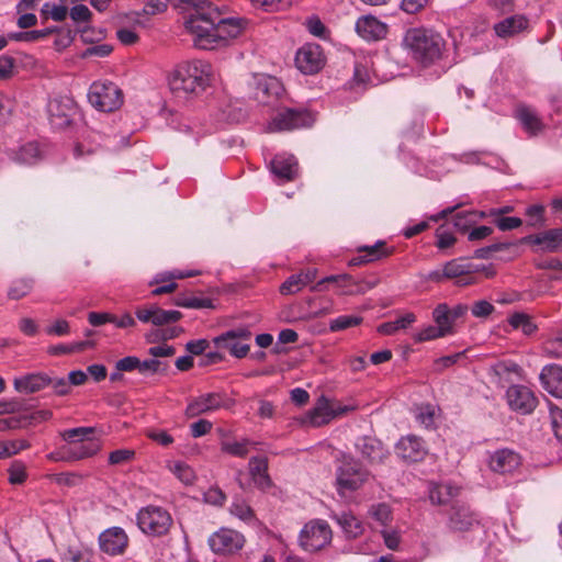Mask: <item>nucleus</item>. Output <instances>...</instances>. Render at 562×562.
<instances>
[{
	"label": "nucleus",
	"instance_id": "864d4df0",
	"mask_svg": "<svg viewBox=\"0 0 562 562\" xmlns=\"http://www.w3.org/2000/svg\"><path fill=\"white\" fill-rule=\"evenodd\" d=\"M140 359L135 356L124 357L115 362V370L123 372L139 371Z\"/></svg>",
	"mask_w": 562,
	"mask_h": 562
},
{
	"label": "nucleus",
	"instance_id": "39448f33",
	"mask_svg": "<svg viewBox=\"0 0 562 562\" xmlns=\"http://www.w3.org/2000/svg\"><path fill=\"white\" fill-rule=\"evenodd\" d=\"M171 525L170 514L158 506L144 507L137 514V526L148 536L162 537L168 533Z\"/></svg>",
	"mask_w": 562,
	"mask_h": 562
},
{
	"label": "nucleus",
	"instance_id": "a211bd4d",
	"mask_svg": "<svg viewBox=\"0 0 562 562\" xmlns=\"http://www.w3.org/2000/svg\"><path fill=\"white\" fill-rule=\"evenodd\" d=\"M356 449L371 465L383 464L390 456V451L382 441L372 436L359 437Z\"/></svg>",
	"mask_w": 562,
	"mask_h": 562
},
{
	"label": "nucleus",
	"instance_id": "dca6fc26",
	"mask_svg": "<svg viewBox=\"0 0 562 562\" xmlns=\"http://www.w3.org/2000/svg\"><path fill=\"white\" fill-rule=\"evenodd\" d=\"M205 24L214 25L223 43L228 38L237 37L243 29V20L234 18H220V11L214 8L210 12H203L202 18Z\"/></svg>",
	"mask_w": 562,
	"mask_h": 562
},
{
	"label": "nucleus",
	"instance_id": "603ef678",
	"mask_svg": "<svg viewBox=\"0 0 562 562\" xmlns=\"http://www.w3.org/2000/svg\"><path fill=\"white\" fill-rule=\"evenodd\" d=\"M9 482L11 484H21L25 481V467L20 461H14L9 468Z\"/></svg>",
	"mask_w": 562,
	"mask_h": 562
},
{
	"label": "nucleus",
	"instance_id": "4c0bfd02",
	"mask_svg": "<svg viewBox=\"0 0 562 562\" xmlns=\"http://www.w3.org/2000/svg\"><path fill=\"white\" fill-rule=\"evenodd\" d=\"M153 317L154 326H164L180 321L182 317V313L179 311H166L159 307L158 305L154 304Z\"/></svg>",
	"mask_w": 562,
	"mask_h": 562
},
{
	"label": "nucleus",
	"instance_id": "c85d7f7f",
	"mask_svg": "<svg viewBox=\"0 0 562 562\" xmlns=\"http://www.w3.org/2000/svg\"><path fill=\"white\" fill-rule=\"evenodd\" d=\"M516 117L519 120L526 132H528L530 135H537L543 130L544 125L538 116L537 112L529 106L521 105L517 108Z\"/></svg>",
	"mask_w": 562,
	"mask_h": 562
},
{
	"label": "nucleus",
	"instance_id": "b1692460",
	"mask_svg": "<svg viewBox=\"0 0 562 562\" xmlns=\"http://www.w3.org/2000/svg\"><path fill=\"white\" fill-rule=\"evenodd\" d=\"M314 121V114L306 109L283 108V130L310 127Z\"/></svg>",
	"mask_w": 562,
	"mask_h": 562
},
{
	"label": "nucleus",
	"instance_id": "0eeeda50",
	"mask_svg": "<svg viewBox=\"0 0 562 562\" xmlns=\"http://www.w3.org/2000/svg\"><path fill=\"white\" fill-rule=\"evenodd\" d=\"M326 61L323 47L316 43H305L296 50L294 57L297 70L307 76L318 74L325 67Z\"/></svg>",
	"mask_w": 562,
	"mask_h": 562
},
{
	"label": "nucleus",
	"instance_id": "58836bf2",
	"mask_svg": "<svg viewBox=\"0 0 562 562\" xmlns=\"http://www.w3.org/2000/svg\"><path fill=\"white\" fill-rule=\"evenodd\" d=\"M41 156L38 145L36 143H27L23 145L18 153H15L14 159L21 164L32 165Z\"/></svg>",
	"mask_w": 562,
	"mask_h": 562
},
{
	"label": "nucleus",
	"instance_id": "a19ab883",
	"mask_svg": "<svg viewBox=\"0 0 562 562\" xmlns=\"http://www.w3.org/2000/svg\"><path fill=\"white\" fill-rule=\"evenodd\" d=\"M383 245H384V243L378 241L374 246L364 247L363 250L367 251V255L352 258L349 261V265L350 266H358V265L367 263V262L373 261L375 259H379L380 257H382L384 255L380 250V248Z\"/></svg>",
	"mask_w": 562,
	"mask_h": 562
},
{
	"label": "nucleus",
	"instance_id": "052dcab7",
	"mask_svg": "<svg viewBox=\"0 0 562 562\" xmlns=\"http://www.w3.org/2000/svg\"><path fill=\"white\" fill-rule=\"evenodd\" d=\"M382 538L384 540V544L393 551H397L400 549L401 536L397 530H389L384 529L381 531Z\"/></svg>",
	"mask_w": 562,
	"mask_h": 562
},
{
	"label": "nucleus",
	"instance_id": "2f4dec72",
	"mask_svg": "<svg viewBox=\"0 0 562 562\" xmlns=\"http://www.w3.org/2000/svg\"><path fill=\"white\" fill-rule=\"evenodd\" d=\"M71 446L66 451L67 460H81L85 458L92 457L100 448V445L95 440H88V442H70Z\"/></svg>",
	"mask_w": 562,
	"mask_h": 562
},
{
	"label": "nucleus",
	"instance_id": "13d9d810",
	"mask_svg": "<svg viewBox=\"0 0 562 562\" xmlns=\"http://www.w3.org/2000/svg\"><path fill=\"white\" fill-rule=\"evenodd\" d=\"M472 315L477 318L487 317L494 312L492 303L485 300L476 301L471 307Z\"/></svg>",
	"mask_w": 562,
	"mask_h": 562
},
{
	"label": "nucleus",
	"instance_id": "6e6552de",
	"mask_svg": "<svg viewBox=\"0 0 562 562\" xmlns=\"http://www.w3.org/2000/svg\"><path fill=\"white\" fill-rule=\"evenodd\" d=\"M232 405L233 401L225 392H209L192 398L187 405L184 414L188 418H195L221 408H229Z\"/></svg>",
	"mask_w": 562,
	"mask_h": 562
},
{
	"label": "nucleus",
	"instance_id": "de8ad7c7",
	"mask_svg": "<svg viewBox=\"0 0 562 562\" xmlns=\"http://www.w3.org/2000/svg\"><path fill=\"white\" fill-rule=\"evenodd\" d=\"M8 38L16 42H36L45 38V32L41 30L14 32L9 33Z\"/></svg>",
	"mask_w": 562,
	"mask_h": 562
},
{
	"label": "nucleus",
	"instance_id": "a878e982",
	"mask_svg": "<svg viewBox=\"0 0 562 562\" xmlns=\"http://www.w3.org/2000/svg\"><path fill=\"white\" fill-rule=\"evenodd\" d=\"M474 265L471 262H464L463 260L453 259L448 261L442 268V276H446L447 279H454L461 277L462 279L458 281V284L465 285L471 284L472 278L470 277L474 273Z\"/></svg>",
	"mask_w": 562,
	"mask_h": 562
},
{
	"label": "nucleus",
	"instance_id": "2eb2a0df",
	"mask_svg": "<svg viewBox=\"0 0 562 562\" xmlns=\"http://www.w3.org/2000/svg\"><path fill=\"white\" fill-rule=\"evenodd\" d=\"M480 525L479 515L463 503H454L448 512L447 527L451 531L464 532Z\"/></svg>",
	"mask_w": 562,
	"mask_h": 562
},
{
	"label": "nucleus",
	"instance_id": "0e129e2a",
	"mask_svg": "<svg viewBox=\"0 0 562 562\" xmlns=\"http://www.w3.org/2000/svg\"><path fill=\"white\" fill-rule=\"evenodd\" d=\"M29 417L22 416H13L4 419H0V430H9V429H18L27 426L26 420Z\"/></svg>",
	"mask_w": 562,
	"mask_h": 562
},
{
	"label": "nucleus",
	"instance_id": "ddd939ff",
	"mask_svg": "<svg viewBox=\"0 0 562 562\" xmlns=\"http://www.w3.org/2000/svg\"><path fill=\"white\" fill-rule=\"evenodd\" d=\"M347 411L346 406L334 407L325 396H321L315 406L303 416L302 424L311 427H321Z\"/></svg>",
	"mask_w": 562,
	"mask_h": 562
},
{
	"label": "nucleus",
	"instance_id": "5701e85b",
	"mask_svg": "<svg viewBox=\"0 0 562 562\" xmlns=\"http://www.w3.org/2000/svg\"><path fill=\"white\" fill-rule=\"evenodd\" d=\"M50 378L45 373H29L13 381L14 389L20 393H36L49 385Z\"/></svg>",
	"mask_w": 562,
	"mask_h": 562
},
{
	"label": "nucleus",
	"instance_id": "5fc2aeb1",
	"mask_svg": "<svg viewBox=\"0 0 562 562\" xmlns=\"http://www.w3.org/2000/svg\"><path fill=\"white\" fill-rule=\"evenodd\" d=\"M303 279L300 273L290 276L283 281V294H294L304 288Z\"/></svg>",
	"mask_w": 562,
	"mask_h": 562
},
{
	"label": "nucleus",
	"instance_id": "e433bc0d",
	"mask_svg": "<svg viewBox=\"0 0 562 562\" xmlns=\"http://www.w3.org/2000/svg\"><path fill=\"white\" fill-rule=\"evenodd\" d=\"M94 432L93 427H77L65 430L61 436L64 440L69 442H88V440H94Z\"/></svg>",
	"mask_w": 562,
	"mask_h": 562
},
{
	"label": "nucleus",
	"instance_id": "1a4fd4ad",
	"mask_svg": "<svg viewBox=\"0 0 562 562\" xmlns=\"http://www.w3.org/2000/svg\"><path fill=\"white\" fill-rule=\"evenodd\" d=\"M47 112L52 127L65 130L72 124L78 108L72 98L60 95L49 100Z\"/></svg>",
	"mask_w": 562,
	"mask_h": 562
},
{
	"label": "nucleus",
	"instance_id": "c9c22d12",
	"mask_svg": "<svg viewBox=\"0 0 562 562\" xmlns=\"http://www.w3.org/2000/svg\"><path fill=\"white\" fill-rule=\"evenodd\" d=\"M543 352L550 358L562 357V331H554L548 335L543 341Z\"/></svg>",
	"mask_w": 562,
	"mask_h": 562
},
{
	"label": "nucleus",
	"instance_id": "7c9ffc66",
	"mask_svg": "<svg viewBox=\"0 0 562 562\" xmlns=\"http://www.w3.org/2000/svg\"><path fill=\"white\" fill-rule=\"evenodd\" d=\"M458 493L459 488L449 483H431L429 486V499L434 505L447 504Z\"/></svg>",
	"mask_w": 562,
	"mask_h": 562
},
{
	"label": "nucleus",
	"instance_id": "c03bdc74",
	"mask_svg": "<svg viewBox=\"0 0 562 562\" xmlns=\"http://www.w3.org/2000/svg\"><path fill=\"white\" fill-rule=\"evenodd\" d=\"M175 304L180 307H187V308H212L213 302L211 299L204 297H178L175 301Z\"/></svg>",
	"mask_w": 562,
	"mask_h": 562
},
{
	"label": "nucleus",
	"instance_id": "bb28decb",
	"mask_svg": "<svg viewBox=\"0 0 562 562\" xmlns=\"http://www.w3.org/2000/svg\"><path fill=\"white\" fill-rule=\"evenodd\" d=\"M524 240L535 245H541L542 248L548 251L562 250V227L552 228L537 235H529L525 237Z\"/></svg>",
	"mask_w": 562,
	"mask_h": 562
},
{
	"label": "nucleus",
	"instance_id": "8fccbe9b",
	"mask_svg": "<svg viewBox=\"0 0 562 562\" xmlns=\"http://www.w3.org/2000/svg\"><path fill=\"white\" fill-rule=\"evenodd\" d=\"M166 369H167V363H164L154 357H153V359H146L143 361L140 360V364H139V373L140 374H145L146 372H150L151 374L165 372Z\"/></svg>",
	"mask_w": 562,
	"mask_h": 562
},
{
	"label": "nucleus",
	"instance_id": "473e14b6",
	"mask_svg": "<svg viewBox=\"0 0 562 562\" xmlns=\"http://www.w3.org/2000/svg\"><path fill=\"white\" fill-rule=\"evenodd\" d=\"M335 519L348 538H357L363 532L362 522L351 513L342 512Z\"/></svg>",
	"mask_w": 562,
	"mask_h": 562
},
{
	"label": "nucleus",
	"instance_id": "49530a36",
	"mask_svg": "<svg viewBox=\"0 0 562 562\" xmlns=\"http://www.w3.org/2000/svg\"><path fill=\"white\" fill-rule=\"evenodd\" d=\"M300 176L297 159L293 155L283 157V181L295 180Z\"/></svg>",
	"mask_w": 562,
	"mask_h": 562
},
{
	"label": "nucleus",
	"instance_id": "4468645a",
	"mask_svg": "<svg viewBox=\"0 0 562 562\" xmlns=\"http://www.w3.org/2000/svg\"><path fill=\"white\" fill-rule=\"evenodd\" d=\"M395 454L405 463L420 462L428 453L425 441L415 435L402 437L394 447Z\"/></svg>",
	"mask_w": 562,
	"mask_h": 562
},
{
	"label": "nucleus",
	"instance_id": "423d86ee",
	"mask_svg": "<svg viewBox=\"0 0 562 562\" xmlns=\"http://www.w3.org/2000/svg\"><path fill=\"white\" fill-rule=\"evenodd\" d=\"M331 529L325 520H311L302 528L299 542L303 550L316 552L331 541Z\"/></svg>",
	"mask_w": 562,
	"mask_h": 562
},
{
	"label": "nucleus",
	"instance_id": "a18cd8bd",
	"mask_svg": "<svg viewBox=\"0 0 562 562\" xmlns=\"http://www.w3.org/2000/svg\"><path fill=\"white\" fill-rule=\"evenodd\" d=\"M442 337H446L445 328H439V326L436 324L429 325L426 328L418 331L417 334H415L414 340L416 342H423Z\"/></svg>",
	"mask_w": 562,
	"mask_h": 562
},
{
	"label": "nucleus",
	"instance_id": "f8f14e48",
	"mask_svg": "<svg viewBox=\"0 0 562 562\" xmlns=\"http://www.w3.org/2000/svg\"><path fill=\"white\" fill-rule=\"evenodd\" d=\"M254 99L263 105L278 111L280 106L281 82L277 77H255Z\"/></svg>",
	"mask_w": 562,
	"mask_h": 562
},
{
	"label": "nucleus",
	"instance_id": "680f3d73",
	"mask_svg": "<svg viewBox=\"0 0 562 562\" xmlns=\"http://www.w3.org/2000/svg\"><path fill=\"white\" fill-rule=\"evenodd\" d=\"M135 456L134 450L130 449H117L110 453L109 463L110 464H122L132 460Z\"/></svg>",
	"mask_w": 562,
	"mask_h": 562
},
{
	"label": "nucleus",
	"instance_id": "bf43d9fd",
	"mask_svg": "<svg viewBox=\"0 0 562 562\" xmlns=\"http://www.w3.org/2000/svg\"><path fill=\"white\" fill-rule=\"evenodd\" d=\"M15 59L8 55L0 56V80L10 79L13 76Z\"/></svg>",
	"mask_w": 562,
	"mask_h": 562
},
{
	"label": "nucleus",
	"instance_id": "9b49d317",
	"mask_svg": "<svg viewBox=\"0 0 562 562\" xmlns=\"http://www.w3.org/2000/svg\"><path fill=\"white\" fill-rule=\"evenodd\" d=\"M203 22L200 15L191 14L186 21V29L194 36L193 44L201 49H214L217 45L222 44V40L216 32L214 25H201Z\"/></svg>",
	"mask_w": 562,
	"mask_h": 562
},
{
	"label": "nucleus",
	"instance_id": "e2e57ef3",
	"mask_svg": "<svg viewBox=\"0 0 562 562\" xmlns=\"http://www.w3.org/2000/svg\"><path fill=\"white\" fill-rule=\"evenodd\" d=\"M250 445L248 440L243 442H225L223 443V451L236 457H245L248 453L247 446Z\"/></svg>",
	"mask_w": 562,
	"mask_h": 562
},
{
	"label": "nucleus",
	"instance_id": "79ce46f5",
	"mask_svg": "<svg viewBox=\"0 0 562 562\" xmlns=\"http://www.w3.org/2000/svg\"><path fill=\"white\" fill-rule=\"evenodd\" d=\"M476 213L474 211L459 212L453 217L454 227L461 232H467L477 220L475 218Z\"/></svg>",
	"mask_w": 562,
	"mask_h": 562
},
{
	"label": "nucleus",
	"instance_id": "6ab92c4d",
	"mask_svg": "<svg viewBox=\"0 0 562 562\" xmlns=\"http://www.w3.org/2000/svg\"><path fill=\"white\" fill-rule=\"evenodd\" d=\"M509 407L520 414H530L537 406V397L525 385H512L506 392Z\"/></svg>",
	"mask_w": 562,
	"mask_h": 562
},
{
	"label": "nucleus",
	"instance_id": "338daca9",
	"mask_svg": "<svg viewBox=\"0 0 562 562\" xmlns=\"http://www.w3.org/2000/svg\"><path fill=\"white\" fill-rule=\"evenodd\" d=\"M88 321L92 326L99 327L105 323L116 322V316L110 313L90 312L88 314Z\"/></svg>",
	"mask_w": 562,
	"mask_h": 562
},
{
	"label": "nucleus",
	"instance_id": "7ed1b4c3",
	"mask_svg": "<svg viewBox=\"0 0 562 562\" xmlns=\"http://www.w3.org/2000/svg\"><path fill=\"white\" fill-rule=\"evenodd\" d=\"M370 477V472L359 460L342 456L336 469L337 491L340 495L359 490Z\"/></svg>",
	"mask_w": 562,
	"mask_h": 562
},
{
	"label": "nucleus",
	"instance_id": "4be33fe9",
	"mask_svg": "<svg viewBox=\"0 0 562 562\" xmlns=\"http://www.w3.org/2000/svg\"><path fill=\"white\" fill-rule=\"evenodd\" d=\"M540 381L543 389L555 397L562 398V367L548 364L540 373Z\"/></svg>",
	"mask_w": 562,
	"mask_h": 562
},
{
	"label": "nucleus",
	"instance_id": "aec40b11",
	"mask_svg": "<svg viewBox=\"0 0 562 562\" xmlns=\"http://www.w3.org/2000/svg\"><path fill=\"white\" fill-rule=\"evenodd\" d=\"M99 546L106 554H123L128 546V537L123 528L111 527L100 533Z\"/></svg>",
	"mask_w": 562,
	"mask_h": 562
},
{
	"label": "nucleus",
	"instance_id": "393cba45",
	"mask_svg": "<svg viewBox=\"0 0 562 562\" xmlns=\"http://www.w3.org/2000/svg\"><path fill=\"white\" fill-rule=\"evenodd\" d=\"M519 463V456L509 449L497 450L490 458V468L497 473L512 472Z\"/></svg>",
	"mask_w": 562,
	"mask_h": 562
},
{
	"label": "nucleus",
	"instance_id": "f03ea898",
	"mask_svg": "<svg viewBox=\"0 0 562 562\" xmlns=\"http://www.w3.org/2000/svg\"><path fill=\"white\" fill-rule=\"evenodd\" d=\"M211 65L203 60H193L179 66L169 78L170 89L175 93L199 94L211 81Z\"/></svg>",
	"mask_w": 562,
	"mask_h": 562
},
{
	"label": "nucleus",
	"instance_id": "774afa93",
	"mask_svg": "<svg viewBox=\"0 0 562 562\" xmlns=\"http://www.w3.org/2000/svg\"><path fill=\"white\" fill-rule=\"evenodd\" d=\"M213 424L207 419H199L198 422L191 424V436L193 438L202 437L211 431Z\"/></svg>",
	"mask_w": 562,
	"mask_h": 562
},
{
	"label": "nucleus",
	"instance_id": "cd10ccee",
	"mask_svg": "<svg viewBox=\"0 0 562 562\" xmlns=\"http://www.w3.org/2000/svg\"><path fill=\"white\" fill-rule=\"evenodd\" d=\"M268 463L265 458L254 457L249 460V473L254 483L262 491L271 486L270 476L267 473Z\"/></svg>",
	"mask_w": 562,
	"mask_h": 562
},
{
	"label": "nucleus",
	"instance_id": "20e7f679",
	"mask_svg": "<svg viewBox=\"0 0 562 562\" xmlns=\"http://www.w3.org/2000/svg\"><path fill=\"white\" fill-rule=\"evenodd\" d=\"M88 100L97 110L112 112L123 104V92L111 81H95L90 86Z\"/></svg>",
	"mask_w": 562,
	"mask_h": 562
},
{
	"label": "nucleus",
	"instance_id": "ea45409f",
	"mask_svg": "<svg viewBox=\"0 0 562 562\" xmlns=\"http://www.w3.org/2000/svg\"><path fill=\"white\" fill-rule=\"evenodd\" d=\"M33 281L31 279H20L12 283L8 291V296L12 300H20L31 292Z\"/></svg>",
	"mask_w": 562,
	"mask_h": 562
},
{
	"label": "nucleus",
	"instance_id": "9d476101",
	"mask_svg": "<svg viewBox=\"0 0 562 562\" xmlns=\"http://www.w3.org/2000/svg\"><path fill=\"white\" fill-rule=\"evenodd\" d=\"M251 331L247 327L227 330L213 339L215 347L227 349L236 358H244L249 352Z\"/></svg>",
	"mask_w": 562,
	"mask_h": 562
},
{
	"label": "nucleus",
	"instance_id": "c756f323",
	"mask_svg": "<svg viewBox=\"0 0 562 562\" xmlns=\"http://www.w3.org/2000/svg\"><path fill=\"white\" fill-rule=\"evenodd\" d=\"M528 25V20L524 15H513L504 19L494 25L495 33L499 37L513 36Z\"/></svg>",
	"mask_w": 562,
	"mask_h": 562
},
{
	"label": "nucleus",
	"instance_id": "72a5a7b5",
	"mask_svg": "<svg viewBox=\"0 0 562 562\" xmlns=\"http://www.w3.org/2000/svg\"><path fill=\"white\" fill-rule=\"evenodd\" d=\"M434 322L439 328H445V335L449 336L454 334V319L449 313V306L446 303L438 304L432 311Z\"/></svg>",
	"mask_w": 562,
	"mask_h": 562
},
{
	"label": "nucleus",
	"instance_id": "69168bd1",
	"mask_svg": "<svg viewBox=\"0 0 562 562\" xmlns=\"http://www.w3.org/2000/svg\"><path fill=\"white\" fill-rule=\"evenodd\" d=\"M226 499V495L218 487H211L204 493V501L207 504L222 506Z\"/></svg>",
	"mask_w": 562,
	"mask_h": 562
},
{
	"label": "nucleus",
	"instance_id": "09e8293b",
	"mask_svg": "<svg viewBox=\"0 0 562 562\" xmlns=\"http://www.w3.org/2000/svg\"><path fill=\"white\" fill-rule=\"evenodd\" d=\"M307 31L319 38H326L328 34V30L324 25V23L321 21L317 16H311L305 22Z\"/></svg>",
	"mask_w": 562,
	"mask_h": 562
},
{
	"label": "nucleus",
	"instance_id": "4d7b16f0",
	"mask_svg": "<svg viewBox=\"0 0 562 562\" xmlns=\"http://www.w3.org/2000/svg\"><path fill=\"white\" fill-rule=\"evenodd\" d=\"M231 513L245 521L254 517V512L250 506L241 501H236L232 504Z\"/></svg>",
	"mask_w": 562,
	"mask_h": 562
},
{
	"label": "nucleus",
	"instance_id": "412c9836",
	"mask_svg": "<svg viewBox=\"0 0 562 562\" xmlns=\"http://www.w3.org/2000/svg\"><path fill=\"white\" fill-rule=\"evenodd\" d=\"M356 32L366 41H379L387 33V26L372 15H363L356 22Z\"/></svg>",
	"mask_w": 562,
	"mask_h": 562
},
{
	"label": "nucleus",
	"instance_id": "f3484780",
	"mask_svg": "<svg viewBox=\"0 0 562 562\" xmlns=\"http://www.w3.org/2000/svg\"><path fill=\"white\" fill-rule=\"evenodd\" d=\"M244 536L233 529L222 528L209 538V546L212 551L222 554H231L243 548Z\"/></svg>",
	"mask_w": 562,
	"mask_h": 562
},
{
	"label": "nucleus",
	"instance_id": "f257e3e1",
	"mask_svg": "<svg viewBox=\"0 0 562 562\" xmlns=\"http://www.w3.org/2000/svg\"><path fill=\"white\" fill-rule=\"evenodd\" d=\"M404 44L412 57L423 66H429L441 59L446 49L442 35L432 29L414 27L406 31Z\"/></svg>",
	"mask_w": 562,
	"mask_h": 562
},
{
	"label": "nucleus",
	"instance_id": "37998d69",
	"mask_svg": "<svg viewBox=\"0 0 562 562\" xmlns=\"http://www.w3.org/2000/svg\"><path fill=\"white\" fill-rule=\"evenodd\" d=\"M362 317L355 315H341L330 321L329 328L331 331L344 330L361 324Z\"/></svg>",
	"mask_w": 562,
	"mask_h": 562
},
{
	"label": "nucleus",
	"instance_id": "3c124183",
	"mask_svg": "<svg viewBox=\"0 0 562 562\" xmlns=\"http://www.w3.org/2000/svg\"><path fill=\"white\" fill-rule=\"evenodd\" d=\"M435 414H436V412H435L434 406L424 405V406L418 407L416 418L426 428H430L435 424Z\"/></svg>",
	"mask_w": 562,
	"mask_h": 562
},
{
	"label": "nucleus",
	"instance_id": "6e6d98bb",
	"mask_svg": "<svg viewBox=\"0 0 562 562\" xmlns=\"http://www.w3.org/2000/svg\"><path fill=\"white\" fill-rule=\"evenodd\" d=\"M69 15L77 23L89 22L92 18V12L85 4H76L70 9Z\"/></svg>",
	"mask_w": 562,
	"mask_h": 562
},
{
	"label": "nucleus",
	"instance_id": "f704fd0d",
	"mask_svg": "<svg viewBox=\"0 0 562 562\" xmlns=\"http://www.w3.org/2000/svg\"><path fill=\"white\" fill-rule=\"evenodd\" d=\"M508 323L514 329H521V331L527 336L532 335L537 330V325L532 322L531 317L526 313H514L508 318Z\"/></svg>",
	"mask_w": 562,
	"mask_h": 562
}]
</instances>
